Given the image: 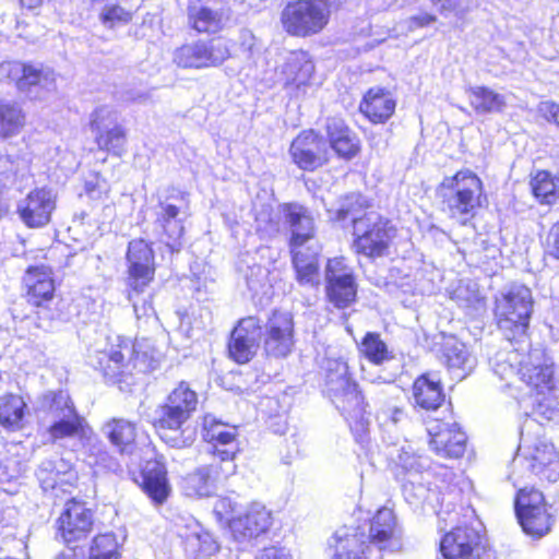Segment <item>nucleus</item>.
Masks as SVG:
<instances>
[{
  "instance_id": "f257e3e1",
  "label": "nucleus",
  "mask_w": 559,
  "mask_h": 559,
  "mask_svg": "<svg viewBox=\"0 0 559 559\" xmlns=\"http://www.w3.org/2000/svg\"><path fill=\"white\" fill-rule=\"evenodd\" d=\"M49 414L53 423L48 431L52 439L78 436L84 441L85 461L95 473L121 471L119 462L109 454L106 445L97 438L85 418L81 416L67 392L49 393Z\"/></svg>"
},
{
  "instance_id": "f03ea898",
  "label": "nucleus",
  "mask_w": 559,
  "mask_h": 559,
  "mask_svg": "<svg viewBox=\"0 0 559 559\" xmlns=\"http://www.w3.org/2000/svg\"><path fill=\"white\" fill-rule=\"evenodd\" d=\"M511 349H504L490 359L492 371L501 380L510 381L519 377L537 395L552 389V368L544 353L531 349L530 342L513 340Z\"/></svg>"
},
{
  "instance_id": "7ed1b4c3",
  "label": "nucleus",
  "mask_w": 559,
  "mask_h": 559,
  "mask_svg": "<svg viewBox=\"0 0 559 559\" xmlns=\"http://www.w3.org/2000/svg\"><path fill=\"white\" fill-rule=\"evenodd\" d=\"M324 392L347 421L356 440L364 442L369 429L365 397L348 372L347 362L328 358L323 365Z\"/></svg>"
},
{
  "instance_id": "20e7f679",
  "label": "nucleus",
  "mask_w": 559,
  "mask_h": 559,
  "mask_svg": "<svg viewBox=\"0 0 559 559\" xmlns=\"http://www.w3.org/2000/svg\"><path fill=\"white\" fill-rule=\"evenodd\" d=\"M109 340V348L97 352L96 361L92 362L108 380L120 381V377L133 369L140 372L156 369L158 353L155 349L140 343L133 344L119 335Z\"/></svg>"
},
{
  "instance_id": "39448f33",
  "label": "nucleus",
  "mask_w": 559,
  "mask_h": 559,
  "mask_svg": "<svg viewBox=\"0 0 559 559\" xmlns=\"http://www.w3.org/2000/svg\"><path fill=\"white\" fill-rule=\"evenodd\" d=\"M443 211L449 217L465 225L472 219L486 199L480 178L465 169L454 176L445 177L439 186Z\"/></svg>"
},
{
  "instance_id": "423d86ee",
  "label": "nucleus",
  "mask_w": 559,
  "mask_h": 559,
  "mask_svg": "<svg viewBox=\"0 0 559 559\" xmlns=\"http://www.w3.org/2000/svg\"><path fill=\"white\" fill-rule=\"evenodd\" d=\"M532 292L524 285H512L496 296L495 317L504 337L512 343L528 341L527 329L533 312Z\"/></svg>"
},
{
  "instance_id": "0eeeda50",
  "label": "nucleus",
  "mask_w": 559,
  "mask_h": 559,
  "mask_svg": "<svg viewBox=\"0 0 559 559\" xmlns=\"http://www.w3.org/2000/svg\"><path fill=\"white\" fill-rule=\"evenodd\" d=\"M353 228L355 251L372 259L385 255L395 237L390 221L376 212L353 217Z\"/></svg>"
},
{
  "instance_id": "6e6552de",
  "label": "nucleus",
  "mask_w": 559,
  "mask_h": 559,
  "mask_svg": "<svg viewBox=\"0 0 559 559\" xmlns=\"http://www.w3.org/2000/svg\"><path fill=\"white\" fill-rule=\"evenodd\" d=\"M330 9L322 1L296 0L288 2L281 13L285 32L296 37L319 34L328 25Z\"/></svg>"
},
{
  "instance_id": "1a4fd4ad",
  "label": "nucleus",
  "mask_w": 559,
  "mask_h": 559,
  "mask_svg": "<svg viewBox=\"0 0 559 559\" xmlns=\"http://www.w3.org/2000/svg\"><path fill=\"white\" fill-rule=\"evenodd\" d=\"M229 56V48L221 38L198 39L176 48L173 52V61L182 69L200 70L218 67Z\"/></svg>"
},
{
  "instance_id": "9d476101",
  "label": "nucleus",
  "mask_w": 559,
  "mask_h": 559,
  "mask_svg": "<svg viewBox=\"0 0 559 559\" xmlns=\"http://www.w3.org/2000/svg\"><path fill=\"white\" fill-rule=\"evenodd\" d=\"M443 559H493L491 549L481 535L472 527H456L440 543Z\"/></svg>"
},
{
  "instance_id": "9b49d317",
  "label": "nucleus",
  "mask_w": 559,
  "mask_h": 559,
  "mask_svg": "<svg viewBox=\"0 0 559 559\" xmlns=\"http://www.w3.org/2000/svg\"><path fill=\"white\" fill-rule=\"evenodd\" d=\"M90 127L99 150L121 156L127 143L126 129L118 122V112L109 106L97 107L91 115Z\"/></svg>"
},
{
  "instance_id": "f8f14e48",
  "label": "nucleus",
  "mask_w": 559,
  "mask_h": 559,
  "mask_svg": "<svg viewBox=\"0 0 559 559\" xmlns=\"http://www.w3.org/2000/svg\"><path fill=\"white\" fill-rule=\"evenodd\" d=\"M127 285L136 294L142 293L155 275V254L144 239H133L127 250Z\"/></svg>"
},
{
  "instance_id": "ddd939ff",
  "label": "nucleus",
  "mask_w": 559,
  "mask_h": 559,
  "mask_svg": "<svg viewBox=\"0 0 559 559\" xmlns=\"http://www.w3.org/2000/svg\"><path fill=\"white\" fill-rule=\"evenodd\" d=\"M326 296L336 308L344 309L355 301L357 285L350 266L343 258L328 261L325 267Z\"/></svg>"
},
{
  "instance_id": "4468645a",
  "label": "nucleus",
  "mask_w": 559,
  "mask_h": 559,
  "mask_svg": "<svg viewBox=\"0 0 559 559\" xmlns=\"http://www.w3.org/2000/svg\"><path fill=\"white\" fill-rule=\"evenodd\" d=\"M154 426L160 439L169 447L176 449L188 448L193 443L191 435L186 436L181 429L189 419L180 406L171 404L167 399L155 411Z\"/></svg>"
},
{
  "instance_id": "2eb2a0df",
  "label": "nucleus",
  "mask_w": 559,
  "mask_h": 559,
  "mask_svg": "<svg viewBox=\"0 0 559 559\" xmlns=\"http://www.w3.org/2000/svg\"><path fill=\"white\" fill-rule=\"evenodd\" d=\"M289 154L300 169L312 171L328 163L329 147L321 135L313 130H307L294 139Z\"/></svg>"
},
{
  "instance_id": "dca6fc26",
  "label": "nucleus",
  "mask_w": 559,
  "mask_h": 559,
  "mask_svg": "<svg viewBox=\"0 0 559 559\" xmlns=\"http://www.w3.org/2000/svg\"><path fill=\"white\" fill-rule=\"evenodd\" d=\"M93 527V513L83 502L68 501L57 520L58 535L66 544L86 538Z\"/></svg>"
},
{
  "instance_id": "f3484780",
  "label": "nucleus",
  "mask_w": 559,
  "mask_h": 559,
  "mask_svg": "<svg viewBox=\"0 0 559 559\" xmlns=\"http://www.w3.org/2000/svg\"><path fill=\"white\" fill-rule=\"evenodd\" d=\"M261 335L262 328L258 318L241 319L230 335L228 343L230 357L238 364L250 361L259 348Z\"/></svg>"
},
{
  "instance_id": "a211bd4d",
  "label": "nucleus",
  "mask_w": 559,
  "mask_h": 559,
  "mask_svg": "<svg viewBox=\"0 0 559 559\" xmlns=\"http://www.w3.org/2000/svg\"><path fill=\"white\" fill-rule=\"evenodd\" d=\"M55 205L50 189L36 188L19 201L16 212L27 227L37 228L49 223Z\"/></svg>"
},
{
  "instance_id": "6ab92c4d",
  "label": "nucleus",
  "mask_w": 559,
  "mask_h": 559,
  "mask_svg": "<svg viewBox=\"0 0 559 559\" xmlns=\"http://www.w3.org/2000/svg\"><path fill=\"white\" fill-rule=\"evenodd\" d=\"M430 436V447L440 456L461 457L466 448V436L459 426L453 423L431 421L427 426Z\"/></svg>"
},
{
  "instance_id": "aec40b11",
  "label": "nucleus",
  "mask_w": 559,
  "mask_h": 559,
  "mask_svg": "<svg viewBox=\"0 0 559 559\" xmlns=\"http://www.w3.org/2000/svg\"><path fill=\"white\" fill-rule=\"evenodd\" d=\"M294 346V322L288 312L274 311L265 325L264 349L274 357L287 356Z\"/></svg>"
},
{
  "instance_id": "412c9836",
  "label": "nucleus",
  "mask_w": 559,
  "mask_h": 559,
  "mask_svg": "<svg viewBox=\"0 0 559 559\" xmlns=\"http://www.w3.org/2000/svg\"><path fill=\"white\" fill-rule=\"evenodd\" d=\"M203 439L212 444V452L223 462L233 461L238 452L237 429L217 420L212 415L204 416Z\"/></svg>"
},
{
  "instance_id": "4be33fe9",
  "label": "nucleus",
  "mask_w": 559,
  "mask_h": 559,
  "mask_svg": "<svg viewBox=\"0 0 559 559\" xmlns=\"http://www.w3.org/2000/svg\"><path fill=\"white\" fill-rule=\"evenodd\" d=\"M0 75L15 81L21 91L35 85L48 91L55 88L56 74L48 68L44 69L19 61H7L0 64Z\"/></svg>"
},
{
  "instance_id": "5701e85b",
  "label": "nucleus",
  "mask_w": 559,
  "mask_h": 559,
  "mask_svg": "<svg viewBox=\"0 0 559 559\" xmlns=\"http://www.w3.org/2000/svg\"><path fill=\"white\" fill-rule=\"evenodd\" d=\"M154 233L171 251H179L183 236V221L179 217L180 206L162 201L156 207Z\"/></svg>"
},
{
  "instance_id": "b1692460",
  "label": "nucleus",
  "mask_w": 559,
  "mask_h": 559,
  "mask_svg": "<svg viewBox=\"0 0 559 559\" xmlns=\"http://www.w3.org/2000/svg\"><path fill=\"white\" fill-rule=\"evenodd\" d=\"M284 225L289 229L292 249H299L316 234L314 218L311 212L297 203L282 204Z\"/></svg>"
},
{
  "instance_id": "393cba45",
  "label": "nucleus",
  "mask_w": 559,
  "mask_h": 559,
  "mask_svg": "<svg viewBox=\"0 0 559 559\" xmlns=\"http://www.w3.org/2000/svg\"><path fill=\"white\" fill-rule=\"evenodd\" d=\"M368 539L359 527L342 526L329 539L332 559H364Z\"/></svg>"
},
{
  "instance_id": "a878e982",
  "label": "nucleus",
  "mask_w": 559,
  "mask_h": 559,
  "mask_svg": "<svg viewBox=\"0 0 559 559\" xmlns=\"http://www.w3.org/2000/svg\"><path fill=\"white\" fill-rule=\"evenodd\" d=\"M178 535L183 540L186 552L193 559L211 557L219 548L213 536L192 518L187 519L183 525H178Z\"/></svg>"
},
{
  "instance_id": "bb28decb",
  "label": "nucleus",
  "mask_w": 559,
  "mask_h": 559,
  "mask_svg": "<svg viewBox=\"0 0 559 559\" xmlns=\"http://www.w3.org/2000/svg\"><path fill=\"white\" fill-rule=\"evenodd\" d=\"M271 513L261 503H252L243 515L231 522V534L236 540L259 536L271 526Z\"/></svg>"
},
{
  "instance_id": "cd10ccee",
  "label": "nucleus",
  "mask_w": 559,
  "mask_h": 559,
  "mask_svg": "<svg viewBox=\"0 0 559 559\" xmlns=\"http://www.w3.org/2000/svg\"><path fill=\"white\" fill-rule=\"evenodd\" d=\"M532 472L542 479L556 481L559 478L558 454L552 444L537 440L526 455Z\"/></svg>"
},
{
  "instance_id": "c85d7f7f",
  "label": "nucleus",
  "mask_w": 559,
  "mask_h": 559,
  "mask_svg": "<svg viewBox=\"0 0 559 559\" xmlns=\"http://www.w3.org/2000/svg\"><path fill=\"white\" fill-rule=\"evenodd\" d=\"M396 102L392 94L382 87H371L359 105L360 112L373 123L385 122L395 110Z\"/></svg>"
},
{
  "instance_id": "c756f323",
  "label": "nucleus",
  "mask_w": 559,
  "mask_h": 559,
  "mask_svg": "<svg viewBox=\"0 0 559 559\" xmlns=\"http://www.w3.org/2000/svg\"><path fill=\"white\" fill-rule=\"evenodd\" d=\"M286 85L306 93L314 73V64L306 51H293L284 66Z\"/></svg>"
},
{
  "instance_id": "7c9ffc66",
  "label": "nucleus",
  "mask_w": 559,
  "mask_h": 559,
  "mask_svg": "<svg viewBox=\"0 0 559 559\" xmlns=\"http://www.w3.org/2000/svg\"><path fill=\"white\" fill-rule=\"evenodd\" d=\"M326 133L331 148L340 157L350 159L359 152V140L342 119L329 118Z\"/></svg>"
},
{
  "instance_id": "2f4dec72",
  "label": "nucleus",
  "mask_w": 559,
  "mask_h": 559,
  "mask_svg": "<svg viewBox=\"0 0 559 559\" xmlns=\"http://www.w3.org/2000/svg\"><path fill=\"white\" fill-rule=\"evenodd\" d=\"M290 253L297 283L301 286L318 287L320 285L319 252L299 248L292 249Z\"/></svg>"
},
{
  "instance_id": "473e14b6",
  "label": "nucleus",
  "mask_w": 559,
  "mask_h": 559,
  "mask_svg": "<svg viewBox=\"0 0 559 559\" xmlns=\"http://www.w3.org/2000/svg\"><path fill=\"white\" fill-rule=\"evenodd\" d=\"M143 490L154 504H163L169 493L170 485L165 465L158 461L148 462L143 471Z\"/></svg>"
},
{
  "instance_id": "72a5a7b5",
  "label": "nucleus",
  "mask_w": 559,
  "mask_h": 559,
  "mask_svg": "<svg viewBox=\"0 0 559 559\" xmlns=\"http://www.w3.org/2000/svg\"><path fill=\"white\" fill-rule=\"evenodd\" d=\"M442 357L449 371L460 380L464 379L476 365L475 358L465 344L456 340H450L444 344Z\"/></svg>"
},
{
  "instance_id": "f704fd0d",
  "label": "nucleus",
  "mask_w": 559,
  "mask_h": 559,
  "mask_svg": "<svg viewBox=\"0 0 559 559\" xmlns=\"http://www.w3.org/2000/svg\"><path fill=\"white\" fill-rule=\"evenodd\" d=\"M24 281L28 301L33 305L40 307L52 298L55 285L50 272L45 267H29Z\"/></svg>"
},
{
  "instance_id": "c9c22d12",
  "label": "nucleus",
  "mask_w": 559,
  "mask_h": 559,
  "mask_svg": "<svg viewBox=\"0 0 559 559\" xmlns=\"http://www.w3.org/2000/svg\"><path fill=\"white\" fill-rule=\"evenodd\" d=\"M450 296L469 316H478L486 310V297L473 281H460Z\"/></svg>"
},
{
  "instance_id": "e433bc0d",
  "label": "nucleus",
  "mask_w": 559,
  "mask_h": 559,
  "mask_svg": "<svg viewBox=\"0 0 559 559\" xmlns=\"http://www.w3.org/2000/svg\"><path fill=\"white\" fill-rule=\"evenodd\" d=\"M103 432L120 453H130L136 438V426L124 418H111L105 423Z\"/></svg>"
},
{
  "instance_id": "4c0bfd02",
  "label": "nucleus",
  "mask_w": 559,
  "mask_h": 559,
  "mask_svg": "<svg viewBox=\"0 0 559 559\" xmlns=\"http://www.w3.org/2000/svg\"><path fill=\"white\" fill-rule=\"evenodd\" d=\"M466 92L469 105L477 115L502 112L507 107L506 96L487 86H471Z\"/></svg>"
},
{
  "instance_id": "58836bf2",
  "label": "nucleus",
  "mask_w": 559,
  "mask_h": 559,
  "mask_svg": "<svg viewBox=\"0 0 559 559\" xmlns=\"http://www.w3.org/2000/svg\"><path fill=\"white\" fill-rule=\"evenodd\" d=\"M413 397L416 406L426 411H436L444 401V394L439 381L420 376L413 384Z\"/></svg>"
},
{
  "instance_id": "ea45409f",
  "label": "nucleus",
  "mask_w": 559,
  "mask_h": 559,
  "mask_svg": "<svg viewBox=\"0 0 559 559\" xmlns=\"http://www.w3.org/2000/svg\"><path fill=\"white\" fill-rule=\"evenodd\" d=\"M26 403L15 394H5L0 397V425L9 430H19L23 427Z\"/></svg>"
},
{
  "instance_id": "a19ab883",
  "label": "nucleus",
  "mask_w": 559,
  "mask_h": 559,
  "mask_svg": "<svg viewBox=\"0 0 559 559\" xmlns=\"http://www.w3.org/2000/svg\"><path fill=\"white\" fill-rule=\"evenodd\" d=\"M25 126V114L14 102L0 100V140L16 136Z\"/></svg>"
},
{
  "instance_id": "79ce46f5",
  "label": "nucleus",
  "mask_w": 559,
  "mask_h": 559,
  "mask_svg": "<svg viewBox=\"0 0 559 559\" xmlns=\"http://www.w3.org/2000/svg\"><path fill=\"white\" fill-rule=\"evenodd\" d=\"M396 532V519L394 512L389 508H381L377 511L370 521L369 535L367 539L370 543L382 544L390 540Z\"/></svg>"
},
{
  "instance_id": "37998d69",
  "label": "nucleus",
  "mask_w": 559,
  "mask_h": 559,
  "mask_svg": "<svg viewBox=\"0 0 559 559\" xmlns=\"http://www.w3.org/2000/svg\"><path fill=\"white\" fill-rule=\"evenodd\" d=\"M209 466H202L182 479V489L190 497H209L214 492L215 485Z\"/></svg>"
},
{
  "instance_id": "c03bdc74",
  "label": "nucleus",
  "mask_w": 559,
  "mask_h": 559,
  "mask_svg": "<svg viewBox=\"0 0 559 559\" xmlns=\"http://www.w3.org/2000/svg\"><path fill=\"white\" fill-rule=\"evenodd\" d=\"M255 228L262 236L272 237L284 225L282 205L274 210L270 204L254 206Z\"/></svg>"
},
{
  "instance_id": "a18cd8bd",
  "label": "nucleus",
  "mask_w": 559,
  "mask_h": 559,
  "mask_svg": "<svg viewBox=\"0 0 559 559\" xmlns=\"http://www.w3.org/2000/svg\"><path fill=\"white\" fill-rule=\"evenodd\" d=\"M519 523L527 535L540 537L547 534L551 526V515L547 508L522 511L516 513Z\"/></svg>"
},
{
  "instance_id": "49530a36",
  "label": "nucleus",
  "mask_w": 559,
  "mask_h": 559,
  "mask_svg": "<svg viewBox=\"0 0 559 559\" xmlns=\"http://www.w3.org/2000/svg\"><path fill=\"white\" fill-rule=\"evenodd\" d=\"M189 22L199 33H217L223 27L222 14L205 7L190 9Z\"/></svg>"
},
{
  "instance_id": "de8ad7c7",
  "label": "nucleus",
  "mask_w": 559,
  "mask_h": 559,
  "mask_svg": "<svg viewBox=\"0 0 559 559\" xmlns=\"http://www.w3.org/2000/svg\"><path fill=\"white\" fill-rule=\"evenodd\" d=\"M531 188L540 203L552 204L559 191V180L550 173L542 170L532 178Z\"/></svg>"
},
{
  "instance_id": "09e8293b",
  "label": "nucleus",
  "mask_w": 559,
  "mask_h": 559,
  "mask_svg": "<svg viewBox=\"0 0 559 559\" xmlns=\"http://www.w3.org/2000/svg\"><path fill=\"white\" fill-rule=\"evenodd\" d=\"M59 465L63 467L64 464L60 461ZM36 475L45 491L56 490L58 486L69 484L71 478V473L61 471L58 463L52 461L43 462Z\"/></svg>"
},
{
  "instance_id": "8fccbe9b",
  "label": "nucleus",
  "mask_w": 559,
  "mask_h": 559,
  "mask_svg": "<svg viewBox=\"0 0 559 559\" xmlns=\"http://www.w3.org/2000/svg\"><path fill=\"white\" fill-rule=\"evenodd\" d=\"M396 465L409 476H417L430 467V460L427 456L417 454L411 447L401 448L396 456Z\"/></svg>"
},
{
  "instance_id": "3c124183",
  "label": "nucleus",
  "mask_w": 559,
  "mask_h": 559,
  "mask_svg": "<svg viewBox=\"0 0 559 559\" xmlns=\"http://www.w3.org/2000/svg\"><path fill=\"white\" fill-rule=\"evenodd\" d=\"M16 450V445H11L7 453L0 456V483L17 479L24 473L25 464Z\"/></svg>"
},
{
  "instance_id": "603ef678",
  "label": "nucleus",
  "mask_w": 559,
  "mask_h": 559,
  "mask_svg": "<svg viewBox=\"0 0 559 559\" xmlns=\"http://www.w3.org/2000/svg\"><path fill=\"white\" fill-rule=\"evenodd\" d=\"M360 350L369 361L376 365H381L391 358L386 344L378 333H367L362 338Z\"/></svg>"
},
{
  "instance_id": "864d4df0",
  "label": "nucleus",
  "mask_w": 559,
  "mask_h": 559,
  "mask_svg": "<svg viewBox=\"0 0 559 559\" xmlns=\"http://www.w3.org/2000/svg\"><path fill=\"white\" fill-rule=\"evenodd\" d=\"M118 542L114 534L107 533L94 538L90 550L91 559H119Z\"/></svg>"
},
{
  "instance_id": "5fc2aeb1",
  "label": "nucleus",
  "mask_w": 559,
  "mask_h": 559,
  "mask_svg": "<svg viewBox=\"0 0 559 559\" xmlns=\"http://www.w3.org/2000/svg\"><path fill=\"white\" fill-rule=\"evenodd\" d=\"M167 400L177 406H180L186 412V416L190 418L191 414L195 411L198 404L197 393L189 388L186 382H180L179 385L174 389Z\"/></svg>"
},
{
  "instance_id": "6e6d98bb",
  "label": "nucleus",
  "mask_w": 559,
  "mask_h": 559,
  "mask_svg": "<svg viewBox=\"0 0 559 559\" xmlns=\"http://www.w3.org/2000/svg\"><path fill=\"white\" fill-rule=\"evenodd\" d=\"M515 513H520L522 511L535 510V509H545L546 504L544 502V496L539 490L534 488L521 489L515 498Z\"/></svg>"
},
{
  "instance_id": "4d7b16f0",
  "label": "nucleus",
  "mask_w": 559,
  "mask_h": 559,
  "mask_svg": "<svg viewBox=\"0 0 559 559\" xmlns=\"http://www.w3.org/2000/svg\"><path fill=\"white\" fill-rule=\"evenodd\" d=\"M431 2L438 7L441 14L453 13L460 20L478 4V0H431Z\"/></svg>"
},
{
  "instance_id": "13d9d810",
  "label": "nucleus",
  "mask_w": 559,
  "mask_h": 559,
  "mask_svg": "<svg viewBox=\"0 0 559 559\" xmlns=\"http://www.w3.org/2000/svg\"><path fill=\"white\" fill-rule=\"evenodd\" d=\"M237 503L228 497L218 498L213 507V513L221 524L228 525L231 530V522L237 518L234 516Z\"/></svg>"
},
{
  "instance_id": "bf43d9fd",
  "label": "nucleus",
  "mask_w": 559,
  "mask_h": 559,
  "mask_svg": "<svg viewBox=\"0 0 559 559\" xmlns=\"http://www.w3.org/2000/svg\"><path fill=\"white\" fill-rule=\"evenodd\" d=\"M428 490L421 484L416 485L408 479L403 485V495L408 504L414 508L420 507L427 498Z\"/></svg>"
},
{
  "instance_id": "052dcab7",
  "label": "nucleus",
  "mask_w": 559,
  "mask_h": 559,
  "mask_svg": "<svg viewBox=\"0 0 559 559\" xmlns=\"http://www.w3.org/2000/svg\"><path fill=\"white\" fill-rule=\"evenodd\" d=\"M85 192L91 199L99 200L109 192V185L99 174H94L85 182Z\"/></svg>"
},
{
  "instance_id": "680f3d73",
  "label": "nucleus",
  "mask_w": 559,
  "mask_h": 559,
  "mask_svg": "<svg viewBox=\"0 0 559 559\" xmlns=\"http://www.w3.org/2000/svg\"><path fill=\"white\" fill-rule=\"evenodd\" d=\"M266 277L267 271L264 267L260 265L250 267L249 273L246 274L248 288L254 294L259 293V290L264 286Z\"/></svg>"
},
{
  "instance_id": "e2e57ef3",
  "label": "nucleus",
  "mask_w": 559,
  "mask_h": 559,
  "mask_svg": "<svg viewBox=\"0 0 559 559\" xmlns=\"http://www.w3.org/2000/svg\"><path fill=\"white\" fill-rule=\"evenodd\" d=\"M130 17V13L119 5L107 7L102 13L103 22L110 27H112L116 22L127 23Z\"/></svg>"
},
{
  "instance_id": "0e129e2a",
  "label": "nucleus",
  "mask_w": 559,
  "mask_h": 559,
  "mask_svg": "<svg viewBox=\"0 0 559 559\" xmlns=\"http://www.w3.org/2000/svg\"><path fill=\"white\" fill-rule=\"evenodd\" d=\"M254 559H294V557L288 548L272 545L259 550Z\"/></svg>"
},
{
  "instance_id": "69168bd1",
  "label": "nucleus",
  "mask_w": 559,
  "mask_h": 559,
  "mask_svg": "<svg viewBox=\"0 0 559 559\" xmlns=\"http://www.w3.org/2000/svg\"><path fill=\"white\" fill-rule=\"evenodd\" d=\"M546 247L548 254L559 260V221L550 227L546 238Z\"/></svg>"
},
{
  "instance_id": "338daca9",
  "label": "nucleus",
  "mask_w": 559,
  "mask_h": 559,
  "mask_svg": "<svg viewBox=\"0 0 559 559\" xmlns=\"http://www.w3.org/2000/svg\"><path fill=\"white\" fill-rule=\"evenodd\" d=\"M539 114L549 122L559 127V105L551 100L542 102L538 105Z\"/></svg>"
},
{
  "instance_id": "774afa93",
  "label": "nucleus",
  "mask_w": 559,
  "mask_h": 559,
  "mask_svg": "<svg viewBox=\"0 0 559 559\" xmlns=\"http://www.w3.org/2000/svg\"><path fill=\"white\" fill-rule=\"evenodd\" d=\"M435 21H436L435 15L426 13V12L419 13V14L413 15L409 19V27L411 28L425 27V26L430 25Z\"/></svg>"
}]
</instances>
